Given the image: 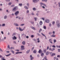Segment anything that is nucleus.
I'll return each instance as SVG.
<instances>
[{
    "label": "nucleus",
    "instance_id": "obj_11",
    "mask_svg": "<svg viewBox=\"0 0 60 60\" xmlns=\"http://www.w3.org/2000/svg\"><path fill=\"white\" fill-rule=\"evenodd\" d=\"M37 41H38L37 42H38V43H39V42H40V40H39V38L37 39Z\"/></svg>",
    "mask_w": 60,
    "mask_h": 60
},
{
    "label": "nucleus",
    "instance_id": "obj_39",
    "mask_svg": "<svg viewBox=\"0 0 60 60\" xmlns=\"http://www.w3.org/2000/svg\"><path fill=\"white\" fill-rule=\"evenodd\" d=\"M41 31H42V29H40V30L39 31V32L40 33V32Z\"/></svg>",
    "mask_w": 60,
    "mask_h": 60
},
{
    "label": "nucleus",
    "instance_id": "obj_51",
    "mask_svg": "<svg viewBox=\"0 0 60 60\" xmlns=\"http://www.w3.org/2000/svg\"><path fill=\"white\" fill-rule=\"evenodd\" d=\"M60 57V55H58L57 56V57H59H59Z\"/></svg>",
    "mask_w": 60,
    "mask_h": 60
},
{
    "label": "nucleus",
    "instance_id": "obj_4",
    "mask_svg": "<svg viewBox=\"0 0 60 60\" xmlns=\"http://www.w3.org/2000/svg\"><path fill=\"white\" fill-rule=\"evenodd\" d=\"M19 13V11H17L15 13V15H18Z\"/></svg>",
    "mask_w": 60,
    "mask_h": 60
},
{
    "label": "nucleus",
    "instance_id": "obj_46",
    "mask_svg": "<svg viewBox=\"0 0 60 60\" xmlns=\"http://www.w3.org/2000/svg\"><path fill=\"white\" fill-rule=\"evenodd\" d=\"M32 29H35V28H34V27H32Z\"/></svg>",
    "mask_w": 60,
    "mask_h": 60
},
{
    "label": "nucleus",
    "instance_id": "obj_44",
    "mask_svg": "<svg viewBox=\"0 0 60 60\" xmlns=\"http://www.w3.org/2000/svg\"><path fill=\"white\" fill-rule=\"evenodd\" d=\"M14 5H12L11 6V7H14Z\"/></svg>",
    "mask_w": 60,
    "mask_h": 60
},
{
    "label": "nucleus",
    "instance_id": "obj_37",
    "mask_svg": "<svg viewBox=\"0 0 60 60\" xmlns=\"http://www.w3.org/2000/svg\"><path fill=\"white\" fill-rule=\"evenodd\" d=\"M33 10H34V11H35L36 10V9L35 8H34L33 9Z\"/></svg>",
    "mask_w": 60,
    "mask_h": 60
},
{
    "label": "nucleus",
    "instance_id": "obj_33",
    "mask_svg": "<svg viewBox=\"0 0 60 60\" xmlns=\"http://www.w3.org/2000/svg\"><path fill=\"white\" fill-rule=\"evenodd\" d=\"M54 43H55V42H56V40H55V39L54 40Z\"/></svg>",
    "mask_w": 60,
    "mask_h": 60
},
{
    "label": "nucleus",
    "instance_id": "obj_18",
    "mask_svg": "<svg viewBox=\"0 0 60 60\" xmlns=\"http://www.w3.org/2000/svg\"><path fill=\"white\" fill-rule=\"evenodd\" d=\"M36 50H35L33 51V53H36Z\"/></svg>",
    "mask_w": 60,
    "mask_h": 60
},
{
    "label": "nucleus",
    "instance_id": "obj_19",
    "mask_svg": "<svg viewBox=\"0 0 60 60\" xmlns=\"http://www.w3.org/2000/svg\"><path fill=\"white\" fill-rule=\"evenodd\" d=\"M55 55H56V54L53 53L52 54V55H51V56H55Z\"/></svg>",
    "mask_w": 60,
    "mask_h": 60
},
{
    "label": "nucleus",
    "instance_id": "obj_48",
    "mask_svg": "<svg viewBox=\"0 0 60 60\" xmlns=\"http://www.w3.org/2000/svg\"><path fill=\"white\" fill-rule=\"evenodd\" d=\"M14 49V48H12V47H11L10 48V49Z\"/></svg>",
    "mask_w": 60,
    "mask_h": 60
},
{
    "label": "nucleus",
    "instance_id": "obj_16",
    "mask_svg": "<svg viewBox=\"0 0 60 60\" xmlns=\"http://www.w3.org/2000/svg\"><path fill=\"white\" fill-rule=\"evenodd\" d=\"M11 52L13 53V54H14V51H13V50H11Z\"/></svg>",
    "mask_w": 60,
    "mask_h": 60
},
{
    "label": "nucleus",
    "instance_id": "obj_25",
    "mask_svg": "<svg viewBox=\"0 0 60 60\" xmlns=\"http://www.w3.org/2000/svg\"><path fill=\"white\" fill-rule=\"evenodd\" d=\"M16 26H18L19 25H18V24H17V23H15L14 24Z\"/></svg>",
    "mask_w": 60,
    "mask_h": 60
},
{
    "label": "nucleus",
    "instance_id": "obj_26",
    "mask_svg": "<svg viewBox=\"0 0 60 60\" xmlns=\"http://www.w3.org/2000/svg\"><path fill=\"white\" fill-rule=\"evenodd\" d=\"M25 9H28V8H27V7H26V6H25Z\"/></svg>",
    "mask_w": 60,
    "mask_h": 60
},
{
    "label": "nucleus",
    "instance_id": "obj_28",
    "mask_svg": "<svg viewBox=\"0 0 60 60\" xmlns=\"http://www.w3.org/2000/svg\"><path fill=\"white\" fill-rule=\"evenodd\" d=\"M30 51V50L27 51L26 52V53H28Z\"/></svg>",
    "mask_w": 60,
    "mask_h": 60
},
{
    "label": "nucleus",
    "instance_id": "obj_42",
    "mask_svg": "<svg viewBox=\"0 0 60 60\" xmlns=\"http://www.w3.org/2000/svg\"><path fill=\"white\" fill-rule=\"evenodd\" d=\"M49 50H51L52 51V49L51 48H50L49 49Z\"/></svg>",
    "mask_w": 60,
    "mask_h": 60
},
{
    "label": "nucleus",
    "instance_id": "obj_31",
    "mask_svg": "<svg viewBox=\"0 0 60 60\" xmlns=\"http://www.w3.org/2000/svg\"><path fill=\"white\" fill-rule=\"evenodd\" d=\"M52 47H53V48H56V46H55V45H53L52 46Z\"/></svg>",
    "mask_w": 60,
    "mask_h": 60
},
{
    "label": "nucleus",
    "instance_id": "obj_63",
    "mask_svg": "<svg viewBox=\"0 0 60 60\" xmlns=\"http://www.w3.org/2000/svg\"><path fill=\"white\" fill-rule=\"evenodd\" d=\"M59 7H60V3H59Z\"/></svg>",
    "mask_w": 60,
    "mask_h": 60
},
{
    "label": "nucleus",
    "instance_id": "obj_57",
    "mask_svg": "<svg viewBox=\"0 0 60 60\" xmlns=\"http://www.w3.org/2000/svg\"><path fill=\"white\" fill-rule=\"evenodd\" d=\"M6 17H7L6 16H5L4 17V18L5 19H6Z\"/></svg>",
    "mask_w": 60,
    "mask_h": 60
},
{
    "label": "nucleus",
    "instance_id": "obj_41",
    "mask_svg": "<svg viewBox=\"0 0 60 60\" xmlns=\"http://www.w3.org/2000/svg\"><path fill=\"white\" fill-rule=\"evenodd\" d=\"M16 34V33H13V34L12 35V36H13V35H15Z\"/></svg>",
    "mask_w": 60,
    "mask_h": 60
},
{
    "label": "nucleus",
    "instance_id": "obj_8",
    "mask_svg": "<svg viewBox=\"0 0 60 60\" xmlns=\"http://www.w3.org/2000/svg\"><path fill=\"white\" fill-rule=\"evenodd\" d=\"M30 57L31 60H33V59H34V57H32V56L31 55L30 56Z\"/></svg>",
    "mask_w": 60,
    "mask_h": 60
},
{
    "label": "nucleus",
    "instance_id": "obj_62",
    "mask_svg": "<svg viewBox=\"0 0 60 60\" xmlns=\"http://www.w3.org/2000/svg\"><path fill=\"white\" fill-rule=\"evenodd\" d=\"M34 19H35V21H36V19H37L36 18H34Z\"/></svg>",
    "mask_w": 60,
    "mask_h": 60
},
{
    "label": "nucleus",
    "instance_id": "obj_40",
    "mask_svg": "<svg viewBox=\"0 0 60 60\" xmlns=\"http://www.w3.org/2000/svg\"><path fill=\"white\" fill-rule=\"evenodd\" d=\"M6 2H10V0H6Z\"/></svg>",
    "mask_w": 60,
    "mask_h": 60
},
{
    "label": "nucleus",
    "instance_id": "obj_7",
    "mask_svg": "<svg viewBox=\"0 0 60 60\" xmlns=\"http://www.w3.org/2000/svg\"><path fill=\"white\" fill-rule=\"evenodd\" d=\"M12 39L13 40H16L17 39V38L15 37V36H14V37H13Z\"/></svg>",
    "mask_w": 60,
    "mask_h": 60
},
{
    "label": "nucleus",
    "instance_id": "obj_22",
    "mask_svg": "<svg viewBox=\"0 0 60 60\" xmlns=\"http://www.w3.org/2000/svg\"><path fill=\"white\" fill-rule=\"evenodd\" d=\"M43 28L44 29H46V27L45 26H43Z\"/></svg>",
    "mask_w": 60,
    "mask_h": 60
},
{
    "label": "nucleus",
    "instance_id": "obj_23",
    "mask_svg": "<svg viewBox=\"0 0 60 60\" xmlns=\"http://www.w3.org/2000/svg\"><path fill=\"white\" fill-rule=\"evenodd\" d=\"M22 44H23V45H25V41H23L22 43Z\"/></svg>",
    "mask_w": 60,
    "mask_h": 60
},
{
    "label": "nucleus",
    "instance_id": "obj_59",
    "mask_svg": "<svg viewBox=\"0 0 60 60\" xmlns=\"http://www.w3.org/2000/svg\"><path fill=\"white\" fill-rule=\"evenodd\" d=\"M58 52H60V49H58Z\"/></svg>",
    "mask_w": 60,
    "mask_h": 60
},
{
    "label": "nucleus",
    "instance_id": "obj_56",
    "mask_svg": "<svg viewBox=\"0 0 60 60\" xmlns=\"http://www.w3.org/2000/svg\"><path fill=\"white\" fill-rule=\"evenodd\" d=\"M55 32L54 31H53L52 33L53 34H55Z\"/></svg>",
    "mask_w": 60,
    "mask_h": 60
},
{
    "label": "nucleus",
    "instance_id": "obj_21",
    "mask_svg": "<svg viewBox=\"0 0 60 60\" xmlns=\"http://www.w3.org/2000/svg\"><path fill=\"white\" fill-rule=\"evenodd\" d=\"M41 56H44V54L43 53H41Z\"/></svg>",
    "mask_w": 60,
    "mask_h": 60
},
{
    "label": "nucleus",
    "instance_id": "obj_47",
    "mask_svg": "<svg viewBox=\"0 0 60 60\" xmlns=\"http://www.w3.org/2000/svg\"><path fill=\"white\" fill-rule=\"evenodd\" d=\"M34 47H33L32 49V50H33V49H34Z\"/></svg>",
    "mask_w": 60,
    "mask_h": 60
},
{
    "label": "nucleus",
    "instance_id": "obj_3",
    "mask_svg": "<svg viewBox=\"0 0 60 60\" xmlns=\"http://www.w3.org/2000/svg\"><path fill=\"white\" fill-rule=\"evenodd\" d=\"M24 46H21V50H24Z\"/></svg>",
    "mask_w": 60,
    "mask_h": 60
},
{
    "label": "nucleus",
    "instance_id": "obj_14",
    "mask_svg": "<svg viewBox=\"0 0 60 60\" xmlns=\"http://www.w3.org/2000/svg\"><path fill=\"white\" fill-rule=\"evenodd\" d=\"M41 34H42V35H43V36H44L45 37V39H47V38H46V36H45V35H44V34H42V33H41Z\"/></svg>",
    "mask_w": 60,
    "mask_h": 60
},
{
    "label": "nucleus",
    "instance_id": "obj_52",
    "mask_svg": "<svg viewBox=\"0 0 60 60\" xmlns=\"http://www.w3.org/2000/svg\"><path fill=\"white\" fill-rule=\"evenodd\" d=\"M0 51H1V52L2 51V52H3V51L2 50V49L0 48Z\"/></svg>",
    "mask_w": 60,
    "mask_h": 60
},
{
    "label": "nucleus",
    "instance_id": "obj_29",
    "mask_svg": "<svg viewBox=\"0 0 60 60\" xmlns=\"http://www.w3.org/2000/svg\"><path fill=\"white\" fill-rule=\"evenodd\" d=\"M21 53V52H16V53L15 54H19V53Z\"/></svg>",
    "mask_w": 60,
    "mask_h": 60
},
{
    "label": "nucleus",
    "instance_id": "obj_30",
    "mask_svg": "<svg viewBox=\"0 0 60 60\" xmlns=\"http://www.w3.org/2000/svg\"><path fill=\"white\" fill-rule=\"evenodd\" d=\"M52 24L53 25H54L55 24V22L54 21L52 22Z\"/></svg>",
    "mask_w": 60,
    "mask_h": 60
},
{
    "label": "nucleus",
    "instance_id": "obj_5",
    "mask_svg": "<svg viewBox=\"0 0 60 60\" xmlns=\"http://www.w3.org/2000/svg\"><path fill=\"white\" fill-rule=\"evenodd\" d=\"M49 42H50V43H51V44H52L53 43L52 41V39H49Z\"/></svg>",
    "mask_w": 60,
    "mask_h": 60
},
{
    "label": "nucleus",
    "instance_id": "obj_9",
    "mask_svg": "<svg viewBox=\"0 0 60 60\" xmlns=\"http://www.w3.org/2000/svg\"><path fill=\"white\" fill-rule=\"evenodd\" d=\"M45 21L46 23H49V20H45Z\"/></svg>",
    "mask_w": 60,
    "mask_h": 60
},
{
    "label": "nucleus",
    "instance_id": "obj_2",
    "mask_svg": "<svg viewBox=\"0 0 60 60\" xmlns=\"http://www.w3.org/2000/svg\"><path fill=\"white\" fill-rule=\"evenodd\" d=\"M17 7H15L13 9V11H16V10H17Z\"/></svg>",
    "mask_w": 60,
    "mask_h": 60
},
{
    "label": "nucleus",
    "instance_id": "obj_1",
    "mask_svg": "<svg viewBox=\"0 0 60 60\" xmlns=\"http://www.w3.org/2000/svg\"><path fill=\"white\" fill-rule=\"evenodd\" d=\"M57 23V26L58 27H59L60 26V25L59 23V21H57L56 22Z\"/></svg>",
    "mask_w": 60,
    "mask_h": 60
},
{
    "label": "nucleus",
    "instance_id": "obj_61",
    "mask_svg": "<svg viewBox=\"0 0 60 60\" xmlns=\"http://www.w3.org/2000/svg\"><path fill=\"white\" fill-rule=\"evenodd\" d=\"M3 57L2 56L0 55V58H1V57Z\"/></svg>",
    "mask_w": 60,
    "mask_h": 60
},
{
    "label": "nucleus",
    "instance_id": "obj_17",
    "mask_svg": "<svg viewBox=\"0 0 60 60\" xmlns=\"http://www.w3.org/2000/svg\"><path fill=\"white\" fill-rule=\"evenodd\" d=\"M49 52H47L46 53V55H49Z\"/></svg>",
    "mask_w": 60,
    "mask_h": 60
},
{
    "label": "nucleus",
    "instance_id": "obj_15",
    "mask_svg": "<svg viewBox=\"0 0 60 60\" xmlns=\"http://www.w3.org/2000/svg\"><path fill=\"white\" fill-rule=\"evenodd\" d=\"M11 55V53H10L8 55H6V56H10V55Z\"/></svg>",
    "mask_w": 60,
    "mask_h": 60
},
{
    "label": "nucleus",
    "instance_id": "obj_49",
    "mask_svg": "<svg viewBox=\"0 0 60 60\" xmlns=\"http://www.w3.org/2000/svg\"><path fill=\"white\" fill-rule=\"evenodd\" d=\"M24 25V24H22L20 25L21 26H23Z\"/></svg>",
    "mask_w": 60,
    "mask_h": 60
},
{
    "label": "nucleus",
    "instance_id": "obj_27",
    "mask_svg": "<svg viewBox=\"0 0 60 60\" xmlns=\"http://www.w3.org/2000/svg\"><path fill=\"white\" fill-rule=\"evenodd\" d=\"M11 2H9L8 3V4L9 5H11Z\"/></svg>",
    "mask_w": 60,
    "mask_h": 60
},
{
    "label": "nucleus",
    "instance_id": "obj_58",
    "mask_svg": "<svg viewBox=\"0 0 60 60\" xmlns=\"http://www.w3.org/2000/svg\"><path fill=\"white\" fill-rule=\"evenodd\" d=\"M8 49H10V46H9V45H8Z\"/></svg>",
    "mask_w": 60,
    "mask_h": 60
},
{
    "label": "nucleus",
    "instance_id": "obj_32",
    "mask_svg": "<svg viewBox=\"0 0 60 60\" xmlns=\"http://www.w3.org/2000/svg\"><path fill=\"white\" fill-rule=\"evenodd\" d=\"M54 35L53 34L52 35H51V37H55V35Z\"/></svg>",
    "mask_w": 60,
    "mask_h": 60
},
{
    "label": "nucleus",
    "instance_id": "obj_12",
    "mask_svg": "<svg viewBox=\"0 0 60 60\" xmlns=\"http://www.w3.org/2000/svg\"><path fill=\"white\" fill-rule=\"evenodd\" d=\"M19 29L20 31H22L24 30V29L22 30L21 28H20V27H19Z\"/></svg>",
    "mask_w": 60,
    "mask_h": 60
},
{
    "label": "nucleus",
    "instance_id": "obj_38",
    "mask_svg": "<svg viewBox=\"0 0 60 60\" xmlns=\"http://www.w3.org/2000/svg\"><path fill=\"white\" fill-rule=\"evenodd\" d=\"M5 26V24H2V26Z\"/></svg>",
    "mask_w": 60,
    "mask_h": 60
},
{
    "label": "nucleus",
    "instance_id": "obj_13",
    "mask_svg": "<svg viewBox=\"0 0 60 60\" xmlns=\"http://www.w3.org/2000/svg\"><path fill=\"white\" fill-rule=\"evenodd\" d=\"M39 24H40V25H42V21H41L40 22Z\"/></svg>",
    "mask_w": 60,
    "mask_h": 60
},
{
    "label": "nucleus",
    "instance_id": "obj_60",
    "mask_svg": "<svg viewBox=\"0 0 60 60\" xmlns=\"http://www.w3.org/2000/svg\"><path fill=\"white\" fill-rule=\"evenodd\" d=\"M1 33L2 34H4V32L2 31L1 32Z\"/></svg>",
    "mask_w": 60,
    "mask_h": 60
},
{
    "label": "nucleus",
    "instance_id": "obj_55",
    "mask_svg": "<svg viewBox=\"0 0 60 60\" xmlns=\"http://www.w3.org/2000/svg\"><path fill=\"white\" fill-rule=\"evenodd\" d=\"M29 11H28V10H27V11L26 12H27V13H29Z\"/></svg>",
    "mask_w": 60,
    "mask_h": 60
},
{
    "label": "nucleus",
    "instance_id": "obj_20",
    "mask_svg": "<svg viewBox=\"0 0 60 60\" xmlns=\"http://www.w3.org/2000/svg\"><path fill=\"white\" fill-rule=\"evenodd\" d=\"M55 48H52V51H53L54 50H55Z\"/></svg>",
    "mask_w": 60,
    "mask_h": 60
},
{
    "label": "nucleus",
    "instance_id": "obj_54",
    "mask_svg": "<svg viewBox=\"0 0 60 60\" xmlns=\"http://www.w3.org/2000/svg\"><path fill=\"white\" fill-rule=\"evenodd\" d=\"M41 19H42L43 20H44V18H41Z\"/></svg>",
    "mask_w": 60,
    "mask_h": 60
},
{
    "label": "nucleus",
    "instance_id": "obj_10",
    "mask_svg": "<svg viewBox=\"0 0 60 60\" xmlns=\"http://www.w3.org/2000/svg\"><path fill=\"white\" fill-rule=\"evenodd\" d=\"M39 53H42V51L40 49L38 51Z\"/></svg>",
    "mask_w": 60,
    "mask_h": 60
},
{
    "label": "nucleus",
    "instance_id": "obj_35",
    "mask_svg": "<svg viewBox=\"0 0 60 60\" xmlns=\"http://www.w3.org/2000/svg\"><path fill=\"white\" fill-rule=\"evenodd\" d=\"M47 58V57H46V56H45V57H44V58L45 59V60H47V59H46Z\"/></svg>",
    "mask_w": 60,
    "mask_h": 60
},
{
    "label": "nucleus",
    "instance_id": "obj_64",
    "mask_svg": "<svg viewBox=\"0 0 60 60\" xmlns=\"http://www.w3.org/2000/svg\"><path fill=\"white\" fill-rule=\"evenodd\" d=\"M43 5H44V6H45V7H46V5L44 4H43Z\"/></svg>",
    "mask_w": 60,
    "mask_h": 60
},
{
    "label": "nucleus",
    "instance_id": "obj_43",
    "mask_svg": "<svg viewBox=\"0 0 60 60\" xmlns=\"http://www.w3.org/2000/svg\"><path fill=\"white\" fill-rule=\"evenodd\" d=\"M11 60H14V58H12L11 59Z\"/></svg>",
    "mask_w": 60,
    "mask_h": 60
},
{
    "label": "nucleus",
    "instance_id": "obj_36",
    "mask_svg": "<svg viewBox=\"0 0 60 60\" xmlns=\"http://www.w3.org/2000/svg\"><path fill=\"white\" fill-rule=\"evenodd\" d=\"M43 50L45 52H46V49H44Z\"/></svg>",
    "mask_w": 60,
    "mask_h": 60
},
{
    "label": "nucleus",
    "instance_id": "obj_34",
    "mask_svg": "<svg viewBox=\"0 0 60 60\" xmlns=\"http://www.w3.org/2000/svg\"><path fill=\"white\" fill-rule=\"evenodd\" d=\"M52 34V33L51 32H50L49 33V34Z\"/></svg>",
    "mask_w": 60,
    "mask_h": 60
},
{
    "label": "nucleus",
    "instance_id": "obj_45",
    "mask_svg": "<svg viewBox=\"0 0 60 60\" xmlns=\"http://www.w3.org/2000/svg\"><path fill=\"white\" fill-rule=\"evenodd\" d=\"M34 36V35H31V38H33Z\"/></svg>",
    "mask_w": 60,
    "mask_h": 60
},
{
    "label": "nucleus",
    "instance_id": "obj_50",
    "mask_svg": "<svg viewBox=\"0 0 60 60\" xmlns=\"http://www.w3.org/2000/svg\"><path fill=\"white\" fill-rule=\"evenodd\" d=\"M19 5L20 6H22V4H19Z\"/></svg>",
    "mask_w": 60,
    "mask_h": 60
},
{
    "label": "nucleus",
    "instance_id": "obj_6",
    "mask_svg": "<svg viewBox=\"0 0 60 60\" xmlns=\"http://www.w3.org/2000/svg\"><path fill=\"white\" fill-rule=\"evenodd\" d=\"M39 1V0H33V2H37Z\"/></svg>",
    "mask_w": 60,
    "mask_h": 60
},
{
    "label": "nucleus",
    "instance_id": "obj_53",
    "mask_svg": "<svg viewBox=\"0 0 60 60\" xmlns=\"http://www.w3.org/2000/svg\"><path fill=\"white\" fill-rule=\"evenodd\" d=\"M50 54L51 55H51H53V53H52V52H51L50 53Z\"/></svg>",
    "mask_w": 60,
    "mask_h": 60
},
{
    "label": "nucleus",
    "instance_id": "obj_24",
    "mask_svg": "<svg viewBox=\"0 0 60 60\" xmlns=\"http://www.w3.org/2000/svg\"><path fill=\"white\" fill-rule=\"evenodd\" d=\"M47 0H42V1L43 2L45 1V2H47Z\"/></svg>",
    "mask_w": 60,
    "mask_h": 60
}]
</instances>
